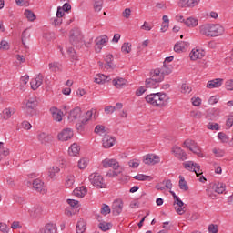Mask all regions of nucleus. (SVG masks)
Here are the masks:
<instances>
[{"label": "nucleus", "mask_w": 233, "mask_h": 233, "mask_svg": "<svg viewBox=\"0 0 233 233\" xmlns=\"http://www.w3.org/2000/svg\"><path fill=\"white\" fill-rule=\"evenodd\" d=\"M69 42L76 48H83L85 41L83 40V34L78 28H74L70 31Z\"/></svg>", "instance_id": "f257e3e1"}, {"label": "nucleus", "mask_w": 233, "mask_h": 233, "mask_svg": "<svg viewBox=\"0 0 233 233\" xmlns=\"http://www.w3.org/2000/svg\"><path fill=\"white\" fill-rule=\"evenodd\" d=\"M89 181L92 184L93 187H96V188H105L106 184L103 180V177L99 175L98 173H93L89 176Z\"/></svg>", "instance_id": "f03ea898"}, {"label": "nucleus", "mask_w": 233, "mask_h": 233, "mask_svg": "<svg viewBox=\"0 0 233 233\" xmlns=\"http://www.w3.org/2000/svg\"><path fill=\"white\" fill-rule=\"evenodd\" d=\"M153 97L155 99V103H157V106H167V103L168 101V97H167V94L165 93H153Z\"/></svg>", "instance_id": "7ed1b4c3"}, {"label": "nucleus", "mask_w": 233, "mask_h": 233, "mask_svg": "<svg viewBox=\"0 0 233 233\" xmlns=\"http://www.w3.org/2000/svg\"><path fill=\"white\" fill-rule=\"evenodd\" d=\"M184 167L187 170H189L190 172H195L198 177H199V176L203 174V171H201V166H199V164L198 163L188 161L187 163H184Z\"/></svg>", "instance_id": "20e7f679"}, {"label": "nucleus", "mask_w": 233, "mask_h": 233, "mask_svg": "<svg viewBox=\"0 0 233 233\" xmlns=\"http://www.w3.org/2000/svg\"><path fill=\"white\" fill-rule=\"evenodd\" d=\"M175 198L176 200L173 203L175 207V210L177 213L179 214V216H183V214L187 212V208L185 207V203L179 198Z\"/></svg>", "instance_id": "39448f33"}, {"label": "nucleus", "mask_w": 233, "mask_h": 233, "mask_svg": "<svg viewBox=\"0 0 233 233\" xmlns=\"http://www.w3.org/2000/svg\"><path fill=\"white\" fill-rule=\"evenodd\" d=\"M211 26V37H218L223 35L225 33V27L219 24H210Z\"/></svg>", "instance_id": "423d86ee"}, {"label": "nucleus", "mask_w": 233, "mask_h": 233, "mask_svg": "<svg viewBox=\"0 0 233 233\" xmlns=\"http://www.w3.org/2000/svg\"><path fill=\"white\" fill-rule=\"evenodd\" d=\"M111 210H112L113 216H119V214L123 212V200L121 199L115 200L112 204Z\"/></svg>", "instance_id": "0eeeda50"}, {"label": "nucleus", "mask_w": 233, "mask_h": 233, "mask_svg": "<svg viewBox=\"0 0 233 233\" xmlns=\"http://www.w3.org/2000/svg\"><path fill=\"white\" fill-rule=\"evenodd\" d=\"M74 137V131L70 128L64 129L57 136L59 141H68V139H72Z\"/></svg>", "instance_id": "6e6552de"}, {"label": "nucleus", "mask_w": 233, "mask_h": 233, "mask_svg": "<svg viewBox=\"0 0 233 233\" xmlns=\"http://www.w3.org/2000/svg\"><path fill=\"white\" fill-rule=\"evenodd\" d=\"M104 168H113V170H117L119 168V162L116 159L106 158L102 161Z\"/></svg>", "instance_id": "1a4fd4ad"}, {"label": "nucleus", "mask_w": 233, "mask_h": 233, "mask_svg": "<svg viewBox=\"0 0 233 233\" xmlns=\"http://www.w3.org/2000/svg\"><path fill=\"white\" fill-rule=\"evenodd\" d=\"M150 80H153L155 83H161V81L165 80V76L161 75V71L159 69H155L154 71L150 72Z\"/></svg>", "instance_id": "9d476101"}, {"label": "nucleus", "mask_w": 233, "mask_h": 233, "mask_svg": "<svg viewBox=\"0 0 233 233\" xmlns=\"http://www.w3.org/2000/svg\"><path fill=\"white\" fill-rule=\"evenodd\" d=\"M44 78L43 74L40 73L35 78L32 79L30 82L32 90H37L43 85Z\"/></svg>", "instance_id": "9b49d317"}, {"label": "nucleus", "mask_w": 233, "mask_h": 233, "mask_svg": "<svg viewBox=\"0 0 233 233\" xmlns=\"http://www.w3.org/2000/svg\"><path fill=\"white\" fill-rule=\"evenodd\" d=\"M144 163L145 165H157V163H159V156L148 154L144 157Z\"/></svg>", "instance_id": "f8f14e48"}, {"label": "nucleus", "mask_w": 233, "mask_h": 233, "mask_svg": "<svg viewBox=\"0 0 233 233\" xmlns=\"http://www.w3.org/2000/svg\"><path fill=\"white\" fill-rule=\"evenodd\" d=\"M173 154L177 157V159H180L181 161H185L187 158V156L181 147H174L172 148Z\"/></svg>", "instance_id": "ddd939ff"}, {"label": "nucleus", "mask_w": 233, "mask_h": 233, "mask_svg": "<svg viewBox=\"0 0 233 233\" xmlns=\"http://www.w3.org/2000/svg\"><path fill=\"white\" fill-rule=\"evenodd\" d=\"M83 111H81V107H75L70 111L68 119L69 121H76V119H79V117H81Z\"/></svg>", "instance_id": "4468645a"}, {"label": "nucleus", "mask_w": 233, "mask_h": 233, "mask_svg": "<svg viewBox=\"0 0 233 233\" xmlns=\"http://www.w3.org/2000/svg\"><path fill=\"white\" fill-rule=\"evenodd\" d=\"M116 143V137L105 135L103 138L104 148H111V147Z\"/></svg>", "instance_id": "2eb2a0df"}, {"label": "nucleus", "mask_w": 233, "mask_h": 233, "mask_svg": "<svg viewBox=\"0 0 233 233\" xmlns=\"http://www.w3.org/2000/svg\"><path fill=\"white\" fill-rule=\"evenodd\" d=\"M39 105V100H37V97H30L26 104L25 106L27 110H35Z\"/></svg>", "instance_id": "dca6fc26"}, {"label": "nucleus", "mask_w": 233, "mask_h": 233, "mask_svg": "<svg viewBox=\"0 0 233 233\" xmlns=\"http://www.w3.org/2000/svg\"><path fill=\"white\" fill-rule=\"evenodd\" d=\"M221 85H223V78H215L208 82L207 88H219Z\"/></svg>", "instance_id": "f3484780"}, {"label": "nucleus", "mask_w": 233, "mask_h": 233, "mask_svg": "<svg viewBox=\"0 0 233 233\" xmlns=\"http://www.w3.org/2000/svg\"><path fill=\"white\" fill-rule=\"evenodd\" d=\"M54 139L52 135L46 134V133H40L38 135V141L42 143V145H46V143H51V141Z\"/></svg>", "instance_id": "a211bd4d"}, {"label": "nucleus", "mask_w": 233, "mask_h": 233, "mask_svg": "<svg viewBox=\"0 0 233 233\" xmlns=\"http://www.w3.org/2000/svg\"><path fill=\"white\" fill-rule=\"evenodd\" d=\"M186 48H188V42L180 41L174 46L175 52L177 54H181V52H185Z\"/></svg>", "instance_id": "6ab92c4d"}, {"label": "nucleus", "mask_w": 233, "mask_h": 233, "mask_svg": "<svg viewBox=\"0 0 233 233\" xmlns=\"http://www.w3.org/2000/svg\"><path fill=\"white\" fill-rule=\"evenodd\" d=\"M42 233H57V226L54 223H47L42 228Z\"/></svg>", "instance_id": "aec40b11"}, {"label": "nucleus", "mask_w": 233, "mask_h": 233, "mask_svg": "<svg viewBox=\"0 0 233 233\" xmlns=\"http://www.w3.org/2000/svg\"><path fill=\"white\" fill-rule=\"evenodd\" d=\"M199 32L202 35H206V37H211V25L210 24H205L200 25Z\"/></svg>", "instance_id": "412c9836"}, {"label": "nucleus", "mask_w": 233, "mask_h": 233, "mask_svg": "<svg viewBox=\"0 0 233 233\" xmlns=\"http://www.w3.org/2000/svg\"><path fill=\"white\" fill-rule=\"evenodd\" d=\"M110 76L103 75V74H97L95 77V83H97V85H103L105 83H108L110 81Z\"/></svg>", "instance_id": "4be33fe9"}, {"label": "nucleus", "mask_w": 233, "mask_h": 233, "mask_svg": "<svg viewBox=\"0 0 233 233\" xmlns=\"http://www.w3.org/2000/svg\"><path fill=\"white\" fill-rule=\"evenodd\" d=\"M113 85L116 88H125L127 86V80L122 77H116L113 79Z\"/></svg>", "instance_id": "5701e85b"}, {"label": "nucleus", "mask_w": 233, "mask_h": 233, "mask_svg": "<svg viewBox=\"0 0 233 233\" xmlns=\"http://www.w3.org/2000/svg\"><path fill=\"white\" fill-rule=\"evenodd\" d=\"M50 112L52 113L53 119H55V121H63V116H61L63 112H61V110H58L56 107H52Z\"/></svg>", "instance_id": "b1692460"}, {"label": "nucleus", "mask_w": 233, "mask_h": 233, "mask_svg": "<svg viewBox=\"0 0 233 233\" xmlns=\"http://www.w3.org/2000/svg\"><path fill=\"white\" fill-rule=\"evenodd\" d=\"M86 230V223L85 222L84 219L78 220L76 228V233H85Z\"/></svg>", "instance_id": "393cba45"}, {"label": "nucleus", "mask_w": 233, "mask_h": 233, "mask_svg": "<svg viewBox=\"0 0 233 233\" xmlns=\"http://www.w3.org/2000/svg\"><path fill=\"white\" fill-rule=\"evenodd\" d=\"M191 61H196L198 59H203V53L199 52V50L193 49L189 54Z\"/></svg>", "instance_id": "a878e982"}, {"label": "nucleus", "mask_w": 233, "mask_h": 233, "mask_svg": "<svg viewBox=\"0 0 233 233\" xmlns=\"http://www.w3.org/2000/svg\"><path fill=\"white\" fill-rule=\"evenodd\" d=\"M30 216L31 218H33V219H35V218H39V216H41V207L39 206H35V208H33L32 209H30Z\"/></svg>", "instance_id": "bb28decb"}, {"label": "nucleus", "mask_w": 233, "mask_h": 233, "mask_svg": "<svg viewBox=\"0 0 233 233\" xmlns=\"http://www.w3.org/2000/svg\"><path fill=\"white\" fill-rule=\"evenodd\" d=\"M43 185H45V183H43L39 178L33 181V188H35L36 192H43Z\"/></svg>", "instance_id": "cd10ccee"}, {"label": "nucleus", "mask_w": 233, "mask_h": 233, "mask_svg": "<svg viewBox=\"0 0 233 233\" xmlns=\"http://www.w3.org/2000/svg\"><path fill=\"white\" fill-rule=\"evenodd\" d=\"M178 187L180 190H184V192L188 191V184L185 181V177L183 176H179Z\"/></svg>", "instance_id": "c85d7f7f"}, {"label": "nucleus", "mask_w": 233, "mask_h": 233, "mask_svg": "<svg viewBox=\"0 0 233 233\" xmlns=\"http://www.w3.org/2000/svg\"><path fill=\"white\" fill-rule=\"evenodd\" d=\"M219 114V109H209L208 110L207 118L210 119L211 121H214L216 117H218V115Z\"/></svg>", "instance_id": "c756f323"}, {"label": "nucleus", "mask_w": 233, "mask_h": 233, "mask_svg": "<svg viewBox=\"0 0 233 233\" xmlns=\"http://www.w3.org/2000/svg\"><path fill=\"white\" fill-rule=\"evenodd\" d=\"M157 70H159L160 72V76H163L165 77V76H168L169 74H172V69L168 66H167V64H165L164 62V66L162 68H157Z\"/></svg>", "instance_id": "7c9ffc66"}, {"label": "nucleus", "mask_w": 233, "mask_h": 233, "mask_svg": "<svg viewBox=\"0 0 233 233\" xmlns=\"http://www.w3.org/2000/svg\"><path fill=\"white\" fill-rule=\"evenodd\" d=\"M134 179H137V181H152L154 179L153 177L143 175V174H138L133 177Z\"/></svg>", "instance_id": "2f4dec72"}, {"label": "nucleus", "mask_w": 233, "mask_h": 233, "mask_svg": "<svg viewBox=\"0 0 233 233\" xmlns=\"http://www.w3.org/2000/svg\"><path fill=\"white\" fill-rule=\"evenodd\" d=\"M95 134H98L99 136L106 135V127L103 125H97L95 127Z\"/></svg>", "instance_id": "473e14b6"}, {"label": "nucleus", "mask_w": 233, "mask_h": 233, "mask_svg": "<svg viewBox=\"0 0 233 233\" xmlns=\"http://www.w3.org/2000/svg\"><path fill=\"white\" fill-rule=\"evenodd\" d=\"M79 150H81V149L79 148L77 144L74 143L69 147L68 152H69V155H71V156H77V154H79Z\"/></svg>", "instance_id": "72a5a7b5"}, {"label": "nucleus", "mask_w": 233, "mask_h": 233, "mask_svg": "<svg viewBox=\"0 0 233 233\" xmlns=\"http://www.w3.org/2000/svg\"><path fill=\"white\" fill-rule=\"evenodd\" d=\"M185 25L188 26V28H194L198 26V19L189 17L185 21Z\"/></svg>", "instance_id": "f704fd0d"}, {"label": "nucleus", "mask_w": 233, "mask_h": 233, "mask_svg": "<svg viewBox=\"0 0 233 233\" xmlns=\"http://www.w3.org/2000/svg\"><path fill=\"white\" fill-rule=\"evenodd\" d=\"M145 85L146 88H157L159 86V84H157V82L150 80V78L146 79Z\"/></svg>", "instance_id": "c9c22d12"}, {"label": "nucleus", "mask_w": 233, "mask_h": 233, "mask_svg": "<svg viewBox=\"0 0 233 233\" xmlns=\"http://www.w3.org/2000/svg\"><path fill=\"white\" fill-rule=\"evenodd\" d=\"M213 190L217 192V194H223V191L225 190V184L223 183H217L213 186Z\"/></svg>", "instance_id": "e433bc0d"}, {"label": "nucleus", "mask_w": 233, "mask_h": 233, "mask_svg": "<svg viewBox=\"0 0 233 233\" xmlns=\"http://www.w3.org/2000/svg\"><path fill=\"white\" fill-rule=\"evenodd\" d=\"M26 30L27 29L23 31L21 39H22V44L24 46V48L28 50V46H26V39H30V34H27Z\"/></svg>", "instance_id": "4c0bfd02"}, {"label": "nucleus", "mask_w": 233, "mask_h": 233, "mask_svg": "<svg viewBox=\"0 0 233 233\" xmlns=\"http://www.w3.org/2000/svg\"><path fill=\"white\" fill-rule=\"evenodd\" d=\"M25 15L26 17V19H28V21H35L36 16L35 14H34V12H32L31 10L26 9L25 11Z\"/></svg>", "instance_id": "58836bf2"}, {"label": "nucleus", "mask_w": 233, "mask_h": 233, "mask_svg": "<svg viewBox=\"0 0 233 233\" xmlns=\"http://www.w3.org/2000/svg\"><path fill=\"white\" fill-rule=\"evenodd\" d=\"M122 52H125V54H130L132 52V44L130 43H124L121 47Z\"/></svg>", "instance_id": "ea45409f"}, {"label": "nucleus", "mask_w": 233, "mask_h": 233, "mask_svg": "<svg viewBox=\"0 0 233 233\" xmlns=\"http://www.w3.org/2000/svg\"><path fill=\"white\" fill-rule=\"evenodd\" d=\"M105 61L106 65L105 66V68H112V61H114V56L113 55H107L105 58Z\"/></svg>", "instance_id": "a19ab883"}, {"label": "nucleus", "mask_w": 233, "mask_h": 233, "mask_svg": "<svg viewBox=\"0 0 233 233\" xmlns=\"http://www.w3.org/2000/svg\"><path fill=\"white\" fill-rule=\"evenodd\" d=\"M189 150L193 152V154H197L198 157H203V154L201 153V147H199L198 144L193 146Z\"/></svg>", "instance_id": "79ce46f5"}, {"label": "nucleus", "mask_w": 233, "mask_h": 233, "mask_svg": "<svg viewBox=\"0 0 233 233\" xmlns=\"http://www.w3.org/2000/svg\"><path fill=\"white\" fill-rule=\"evenodd\" d=\"M147 103H149V105H153V106H157V102H156L155 98H154V94H150L147 95L145 97Z\"/></svg>", "instance_id": "37998d69"}, {"label": "nucleus", "mask_w": 233, "mask_h": 233, "mask_svg": "<svg viewBox=\"0 0 233 233\" xmlns=\"http://www.w3.org/2000/svg\"><path fill=\"white\" fill-rule=\"evenodd\" d=\"M110 223H106V222H101L98 224V228H100V230H102V232H106V230H110Z\"/></svg>", "instance_id": "c03bdc74"}, {"label": "nucleus", "mask_w": 233, "mask_h": 233, "mask_svg": "<svg viewBox=\"0 0 233 233\" xmlns=\"http://www.w3.org/2000/svg\"><path fill=\"white\" fill-rule=\"evenodd\" d=\"M94 9L96 12H101L103 9V0H95Z\"/></svg>", "instance_id": "a18cd8bd"}, {"label": "nucleus", "mask_w": 233, "mask_h": 233, "mask_svg": "<svg viewBox=\"0 0 233 233\" xmlns=\"http://www.w3.org/2000/svg\"><path fill=\"white\" fill-rule=\"evenodd\" d=\"M105 43H108V36H106V35L96 38V45L103 46Z\"/></svg>", "instance_id": "49530a36"}, {"label": "nucleus", "mask_w": 233, "mask_h": 233, "mask_svg": "<svg viewBox=\"0 0 233 233\" xmlns=\"http://www.w3.org/2000/svg\"><path fill=\"white\" fill-rule=\"evenodd\" d=\"M110 212H112V210L110 209V206L106 204H103V207L101 208V214H103L104 216H106L107 214H110Z\"/></svg>", "instance_id": "de8ad7c7"}, {"label": "nucleus", "mask_w": 233, "mask_h": 233, "mask_svg": "<svg viewBox=\"0 0 233 233\" xmlns=\"http://www.w3.org/2000/svg\"><path fill=\"white\" fill-rule=\"evenodd\" d=\"M0 50H10V44L6 40H2L0 42Z\"/></svg>", "instance_id": "09e8293b"}, {"label": "nucleus", "mask_w": 233, "mask_h": 233, "mask_svg": "<svg viewBox=\"0 0 233 233\" xmlns=\"http://www.w3.org/2000/svg\"><path fill=\"white\" fill-rule=\"evenodd\" d=\"M87 166H88V161L86 159L83 158L78 161V168H80V170L85 169V167Z\"/></svg>", "instance_id": "8fccbe9b"}, {"label": "nucleus", "mask_w": 233, "mask_h": 233, "mask_svg": "<svg viewBox=\"0 0 233 233\" xmlns=\"http://www.w3.org/2000/svg\"><path fill=\"white\" fill-rule=\"evenodd\" d=\"M190 116L195 119H201V117H203V114L201 113V111H191Z\"/></svg>", "instance_id": "3c124183"}, {"label": "nucleus", "mask_w": 233, "mask_h": 233, "mask_svg": "<svg viewBox=\"0 0 233 233\" xmlns=\"http://www.w3.org/2000/svg\"><path fill=\"white\" fill-rule=\"evenodd\" d=\"M196 142L194 140L187 139L184 141V146L187 147L190 150L193 147H195Z\"/></svg>", "instance_id": "603ef678"}, {"label": "nucleus", "mask_w": 233, "mask_h": 233, "mask_svg": "<svg viewBox=\"0 0 233 233\" xmlns=\"http://www.w3.org/2000/svg\"><path fill=\"white\" fill-rule=\"evenodd\" d=\"M67 204L72 207V208H77L79 207V201L76 199H67Z\"/></svg>", "instance_id": "864d4df0"}, {"label": "nucleus", "mask_w": 233, "mask_h": 233, "mask_svg": "<svg viewBox=\"0 0 233 233\" xmlns=\"http://www.w3.org/2000/svg\"><path fill=\"white\" fill-rule=\"evenodd\" d=\"M208 128L209 129V130H219V124H218V123H212V122H209L208 124Z\"/></svg>", "instance_id": "5fc2aeb1"}, {"label": "nucleus", "mask_w": 233, "mask_h": 233, "mask_svg": "<svg viewBox=\"0 0 233 233\" xmlns=\"http://www.w3.org/2000/svg\"><path fill=\"white\" fill-rule=\"evenodd\" d=\"M121 173V171H116V170H109L106 173L107 177H117V176H119V174Z\"/></svg>", "instance_id": "6e6d98bb"}, {"label": "nucleus", "mask_w": 233, "mask_h": 233, "mask_svg": "<svg viewBox=\"0 0 233 233\" xmlns=\"http://www.w3.org/2000/svg\"><path fill=\"white\" fill-rule=\"evenodd\" d=\"M12 117V112L10 109H4L3 111V119H10Z\"/></svg>", "instance_id": "4d7b16f0"}, {"label": "nucleus", "mask_w": 233, "mask_h": 233, "mask_svg": "<svg viewBox=\"0 0 233 233\" xmlns=\"http://www.w3.org/2000/svg\"><path fill=\"white\" fill-rule=\"evenodd\" d=\"M213 154H215L216 157H223L225 156V152L221 149H213Z\"/></svg>", "instance_id": "13d9d810"}, {"label": "nucleus", "mask_w": 233, "mask_h": 233, "mask_svg": "<svg viewBox=\"0 0 233 233\" xmlns=\"http://www.w3.org/2000/svg\"><path fill=\"white\" fill-rule=\"evenodd\" d=\"M181 90H182L183 94H187H187H190V92H192V89L187 84L182 85Z\"/></svg>", "instance_id": "bf43d9fd"}, {"label": "nucleus", "mask_w": 233, "mask_h": 233, "mask_svg": "<svg viewBox=\"0 0 233 233\" xmlns=\"http://www.w3.org/2000/svg\"><path fill=\"white\" fill-rule=\"evenodd\" d=\"M128 165L129 167H131V168H137L139 167V160H136V159L130 160L128 162Z\"/></svg>", "instance_id": "052dcab7"}, {"label": "nucleus", "mask_w": 233, "mask_h": 233, "mask_svg": "<svg viewBox=\"0 0 233 233\" xmlns=\"http://www.w3.org/2000/svg\"><path fill=\"white\" fill-rule=\"evenodd\" d=\"M57 172H59V167H53L52 169L49 170V177L51 178L54 177V176H56V174H57Z\"/></svg>", "instance_id": "680f3d73"}, {"label": "nucleus", "mask_w": 233, "mask_h": 233, "mask_svg": "<svg viewBox=\"0 0 233 233\" xmlns=\"http://www.w3.org/2000/svg\"><path fill=\"white\" fill-rule=\"evenodd\" d=\"M106 114H114L116 112V106H107L105 107Z\"/></svg>", "instance_id": "e2e57ef3"}, {"label": "nucleus", "mask_w": 233, "mask_h": 233, "mask_svg": "<svg viewBox=\"0 0 233 233\" xmlns=\"http://www.w3.org/2000/svg\"><path fill=\"white\" fill-rule=\"evenodd\" d=\"M208 231H209L210 233H218V225L210 224V225L208 226Z\"/></svg>", "instance_id": "0e129e2a"}, {"label": "nucleus", "mask_w": 233, "mask_h": 233, "mask_svg": "<svg viewBox=\"0 0 233 233\" xmlns=\"http://www.w3.org/2000/svg\"><path fill=\"white\" fill-rule=\"evenodd\" d=\"M49 69L51 72H57L59 70V66H57V64L56 63H50Z\"/></svg>", "instance_id": "69168bd1"}, {"label": "nucleus", "mask_w": 233, "mask_h": 233, "mask_svg": "<svg viewBox=\"0 0 233 233\" xmlns=\"http://www.w3.org/2000/svg\"><path fill=\"white\" fill-rule=\"evenodd\" d=\"M43 37H44V39H46V41H52V39H54V34L53 33H44Z\"/></svg>", "instance_id": "338daca9"}, {"label": "nucleus", "mask_w": 233, "mask_h": 233, "mask_svg": "<svg viewBox=\"0 0 233 233\" xmlns=\"http://www.w3.org/2000/svg\"><path fill=\"white\" fill-rule=\"evenodd\" d=\"M227 90H233V80H228L226 82Z\"/></svg>", "instance_id": "774afa93"}]
</instances>
